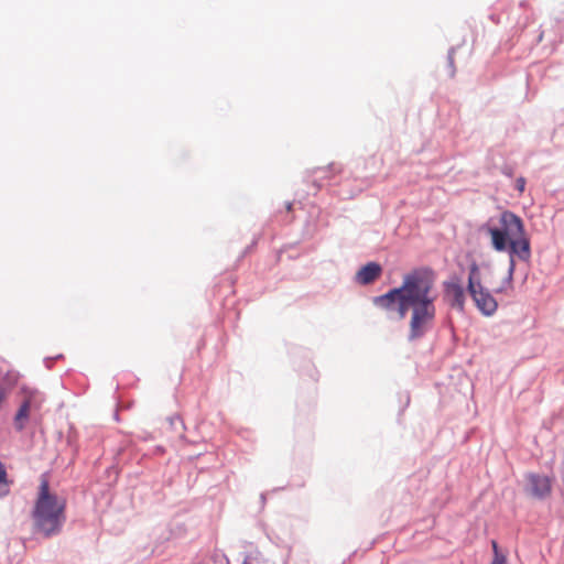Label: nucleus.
Segmentation results:
<instances>
[{
	"label": "nucleus",
	"instance_id": "4",
	"mask_svg": "<svg viewBox=\"0 0 564 564\" xmlns=\"http://www.w3.org/2000/svg\"><path fill=\"white\" fill-rule=\"evenodd\" d=\"M479 275V267L474 262L469 268L467 289L477 308L484 315L490 316L497 311L498 303L492 294L484 288Z\"/></svg>",
	"mask_w": 564,
	"mask_h": 564
},
{
	"label": "nucleus",
	"instance_id": "14",
	"mask_svg": "<svg viewBox=\"0 0 564 564\" xmlns=\"http://www.w3.org/2000/svg\"><path fill=\"white\" fill-rule=\"evenodd\" d=\"M491 544H492V549H494V551H495V555H496V554H499V553H498V544H497V542H496V541H492V543H491Z\"/></svg>",
	"mask_w": 564,
	"mask_h": 564
},
{
	"label": "nucleus",
	"instance_id": "1",
	"mask_svg": "<svg viewBox=\"0 0 564 564\" xmlns=\"http://www.w3.org/2000/svg\"><path fill=\"white\" fill-rule=\"evenodd\" d=\"M434 282L432 271L426 269L414 270L404 275L400 288H394L386 294L376 296L373 304L388 313L395 312L399 319H403L410 306L426 301H435V295L432 294Z\"/></svg>",
	"mask_w": 564,
	"mask_h": 564
},
{
	"label": "nucleus",
	"instance_id": "13",
	"mask_svg": "<svg viewBox=\"0 0 564 564\" xmlns=\"http://www.w3.org/2000/svg\"><path fill=\"white\" fill-rule=\"evenodd\" d=\"M448 61H449L452 68H454V57L452 55L448 56ZM453 75H454V69H452V73H451V76H453Z\"/></svg>",
	"mask_w": 564,
	"mask_h": 564
},
{
	"label": "nucleus",
	"instance_id": "2",
	"mask_svg": "<svg viewBox=\"0 0 564 564\" xmlns=\"http://www.w3.org/2000/svg\"><path fill=\"white\" fill-rule=\"evenodd\" d=\"M490 236L491 246L498 252H509L507 283L510 286L516 269V258L529 261L531 258L530 239L525 234L523 220L510 210L501 213L498 227H484Z\"/></svg>",
	"mask_w": 564,
	"mask_h": 564
},
{
	"label": "nucleus",
	"instance_id": "6",
	"mask_svg": "<svg viewBox=\"0 0 564 564\" xmlns=\"http://www.w3.org/2000/svg\"><path fill=\"white\" fill-rule=\"evenodd\" d=\"M22 392L24 399L14 416L15 427L19 431L24 429L25 421L29 417L31 409L37 408L41 403V401L39 400V393L36 391L23 389Z\"/></svg>",
	"mask_w": 564,
	"mask_h": 564
},
{
	"label": "nucleus",
	"instance_id": "15",
	"mask_svg": "<svg viewBox=\"0 0 564 564\" xmlns=\"http://www.w3.org/2000/svg\"><path fill=\"white\" fill-rule=\"evenodd\" d=\"M502 291H503V289H502V288H499V289L495 290V292H496V293H500V292H502Z\"/></svg>",
	"mask_w": 564,
	"mask_h": 564
},
{
	"label": "nucleus",
	"instance_id": "7",
	"mask_svg": "<svg viewBox=\"0 0 564 564\" xmlns=\"http://www.w3.org/2000/svg\"><path fill=\"white\" fill-rule=\"evenodd\" d=\"M528 492L536 499H544L551 494V479L544 475H527Z\"/></svg>",
	"mask_w": 564,
	"mask_h": 564
},
{
	"label": "nucleus",
	"instance_id": "8",
	"mask_svg": "<svg viewBox=\"0 0 564 564\" xmlns=\"http://www.w3.org/2000/svg\"><path fill=\"white\" fill-rule=\"evenodd\" d=\"M444 296L451 307L464 311L465 291L458 280H453L444 284Z\"/></svg>",
	"mask_w": 564,
	"mask_h": 564
},
{
	"label": "nucleus",
	"instance_id": "3",
	"mask_svg": "<svg viewBox=\"0 0 564 564\" xmlns=\"http://www.w3.org/2000/svg\"><path fill=\"white\" fill-rule=\"evenodd\" d=\"M65 509L66 500L52 494L48 481L42 479L33 510L35 529L46 538L58 534L66 520Z\"/></svg>",
	"mask_w": 564,
	"mask_h": 564
},
{
	"label": "nucleus",
	"instance_id": "12",
	"mask_svg": "<svg viewBox=\"0 0 564 564\" xmlns=\"http://www.w3.org/2000/svg\"><path fill=\"white\" fill-rule=\"evenodd\" d=\"M507 558L502 554H496L491 564H506Z\"/></svg>",
	"mask_w": 564,
	"mask_h": 564
},
{
	"label": "nucleus",
	"instance_id": "9",
	"mask_svg": "<svg viewBox=\"0 0 564 564\" xmlns=\"http://www.w3.org/2000/svg\"><path fill=\"white\" fill-rule=\"evenodd\" d=\"M382 272V268L377 262H369L361 267L356 273V281L361 285L375 282Z\"/></svg>",
	"mask_w": 564,
	"mask_h": 564
},
{
	"label": "nucleus",
	"instance_id": "5",
	"mask_svg": "<svg viewBox=\"0 0 564 564\" xmlns=\"http://www.w3.org/2000/svg\"><path fill=\"white\" fill-rule=\"evenodd\" d=\"M412 308L409 340H416L425 335V333L433 326L436 307L434 302L426 301L419 305L410 306Z\"/></svg>",
	"mask_w": 564,
	"mask_h": 564
},
{
	"label": "nucleus",
	"instance_id": "11",
	"mask_svg": "<svg viewBox=\"0 0 564 564\" xmlns=\"http://www.w3.org/2000/svg\"><path fill=\"white\" fill-rule=\"evenodd\" d=\"M516 188L519 191L520 194H522L524 192V188H525V178L524 177L517 178Z\"/></svg>",
	"mask_w": 564,
	"mask_h": 564
},
{
	"label": "nucleus",
	"instance_id": "16",
	"mask_svg": "<svg viewBox=\"0 0 564 564\" xmlns=\"http://www.w3.org/2000/svg\"><path fill=\"white\" fill-rule=\"evenodd\" d=\"M243 564H249V562H248V561H245V562H243Z\"/></svg>",
	"mask_w": 564,
	"mask_h": 564
},
{
	"label": "nucleus",
	"instance_id": "10",
	"mask_svg": "<svg viewBox=\"0 0 564 564\" xmlns=\"http://www.w3.org/2000/svg\"><path fill=\"white\" fill-rule=\"evenodd\" d=\"M9 492V482L7 479V470L3 465L0 464V497L6 496Z\"/></svg>",
	"mask_w": 564,
	"mask_h": 564
}]
</instances>
